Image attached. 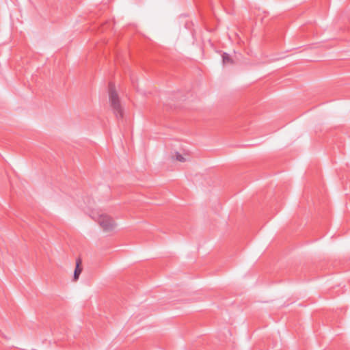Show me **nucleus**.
Segmentation results:
<instances>
[{"label":"nucleus","instance_id":"f257e3e1","mask_svg":"<svg viewBox=\"0 0 350 350\" xmlns=\"http://www.w3.org/2000/svg\"><path fill=\"white\" fill-rule=\"evenodd\" d=\"M108 92L110 106L113 113L118 119L122 118L123 109L120 103V98L116 90L115 84L113 82L109 83Z\"/></svg>","mask_w":350,"mask_h":350},{"label":"nucleus","instance_id":"f03ea898","mask_svg":"<svg viewBox=\"0 0 350 350\" xmlns=\"http://www.w3.org/2000/svg\"><path fill=\"white\" fill-rule=\"evenodd\" d=\"M98 223L105 232L113 230L116 226L113 218L107 215H100L98 218Z\"/></svg>","mask_w":350,"mask_h":350},{"label":"nucleus","instance_id":"7ed1b4c3","mask_svg":"<svg viewBox=\"0 0 350 350\" xmlns=\"http://www.w3.org/2000/svg\"><path fill=\"white\" fill-rule=\"evenodd\" d=\"M81 262H82V261L80 258H79L76 260V267H75V269L74 271V275H73L74 281H77L79 279V275H80L81 273L82 272Z\"/></svg>","mask_w":350,"mask_h":350},{"label":"nucleus","instance_id":"20e7f679","mask_svg":"<svg viewBox=\"0 0 350 350\" xmlns=\"http://www.w3.org/2000/svg\"><path fill=\"white\" fill-rule=\"evenodd\" d=\"M222 62L224 64H232L234 63L232 59L227 53H224L222 54Z\"/></svg>","mask_w":350,"mask_h":350},{"label":"nucleus","instance_id":"39448f33","mask_svg":"<svg viewBox=\"0 0 350 350\" xmlns=\"http://www.w3.org/2000/svg\"><path fill=\"white\" fill-rule=\"evenodd\" d=\"M176 159L180 162H185L186 160L184 157L178 152H176Z\"/></svg>","mask_w":350,"mask_h":350}]
</instances>
